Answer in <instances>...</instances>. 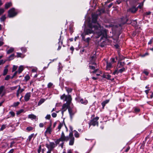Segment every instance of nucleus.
<instances>
[{"label":"nucleus","mask_w":153,"mask_h":153,"mask_svg":"<svg viewBox=\"0 0 153 153\" xmlns=\"http://www.w3.org/2000/svg\"><path fill=\"white\" fill-rule=\"evenodd\" d=\"M89 29H85L84 32L81 34V36L83 39L86 35L89 34L94 33L96 38H99L101 36H102L101 39L107 37L106 30L103 29L102 27L98 23H93L88 25Z\"/></svg>","instance_id":"f257e3e1"},{"label":"nucleus","mask_w":153,"mask_h":153,"mask_svg":"<svg viewBox=\"0 0 153 153\" xmlns=\"http://www.w3.org/2000/svg\"><path fill=\"white\" fill-rule=\"evenodd\" d=\"M60 99L61 100H64L65 101L67 102L66 103L63 105L62 108V110H63V111H65L69 106L72 100L71 96L70 95H66L64 94L60 96Z\"/></svg>","instance_id":"f03ea898"},{"label":"nucleus","mask_w":153,"mask_h":153,"mask_svg":"<svg viewBox=\"0 0 153 153\" xmlns=\"http://www.w3.org/2000/svg\"><path fill=\"white\" fill-rule=\"evenodd\" d=\"M104 12V10L103 9H101L99 10L96 13L93 14L92 16V22L93 23H97V19L98 16H100L101 14V13Z\"/></svg>","instance_id":"7ed1b4c3"},{"label":"nucleus","mask_w":153,"mask_h":153,"mask_svg":"<svg viewBox=\"0 0 153 153\" xmlns=\"http://www.w3.org/2000/svg\"><path fill=\"white\" fill-rule=\"evenodd\" d=\"M96 59L95 56L94 55L91 57L90 59V62L89 67L90 69H91L94 70L95 69V67L94 66L91 65H97V64L94 62L95 61Z\"/></svg>","instance_id":"20e7f679"},{"label":"nucleus","mask_w":153,"mask_h":153,"mask_svg":"<svg viewBox=\"0 0 153 153\" xmlns=\"http://www.w3.org/2000/svg\"><path fill=\"white\" fill-rule=\"evenodd\" d=\"M17 13L15 9L14 8H12L8 11V16L10 18H13L16 16Z\"/></svg>","instance_id":"39448f33"},{"label":"nucleus","mask_w":153,"mask_h":153,"mask_svg":"<svg viewBox=\"0 0 153 153\" xmlns=\"http://www.w3.org/2000/svg\"><path fill=\"white\" fill-rule=\"evenodd\" d=\"M99 119V117H97L91 120L89 123V126H90L91 125H92L94 126H95L96 125L98 126V120Z\"/></svg>","instance_id":"423d86ee"},{"label":"nucleus","mask_w":153,"mask_h":153,"mask_svg":"<svg viewBox=\"0 0 153 153\" xmlns=\"http://www.w3.org/2000/svg\"><path fill=\"white\" fill-rule=\"evenodd\" d=\"M68 137H69V139H70L69 145L71 146L73 145L74 143V138L73 137L72 131L70 133Z\"/></svg>","instance_id":"0eeeda50"},{"label":"nucleus","mask_w":153,"mask_h":153,"mask_svg":"<svg viewBox=\"0 0 153 153\" xmlns=\"http://www.w3.org/2000/svg\"><path fill=\"white\" fill-rule=\"evenodd\" d=\"M119 56L120 57V59L119 60L118 62V64L117 66V68H120L122 67H123L125 64V63L124 62H120L121 60L124 59V57L123 56H122V57L121 56Z\"/></svg>","instance_id":"6e6552de"},{"label":"nucleus","mask_w":153,"mask_h":153,"mask_svg":"<svg viewBox=\"0 0 153 153\" xmlns=\"http://www.w3.org/2000/svg\"><path fill=\"white\" fill-rule=\"evenodd\" d=\"M45 145L48 149L51 150H52L56 146V145L54 142H50L49 144H46Z\"/></svg>","instance_id":"1a4fd4ad"},{"label":"nucleus","mask_w":153,"mask_h":153,"mask_svg":"<svg viewBox=\"0 0 153 153\" xmlns=\"http://www.w3.org/2000/svg\"><path fill=\"white\" fill-rule=\"evenodd\" d=\"M68 111L71 119H72L73 117L76 112V111L74 110L71 108H68Z\"/></svg>","instance_id":"9d476101"},{"label":"nucleus","mask_w":153,"mask_h":153,"mask_svg":"<svg viewBox=\"0 0 153 153\" xmlns=\"http://www.w3.org/2000/svg\"><path fill=\"white\" fill-rule=\"evenodd\" d=\"M60 138V139H61L62 141H68L69 140L68 136L65 137L63 132H62L61 137Z\"/></svg>","instance_id":"9b49d317"},{"label":"nucleus","mask_w":153,"mask_h":153,"mask_svg":"<svg viewBox=\"0 0 153 153\" xmlns=\"http://www.w3.org/2000/svg\"><path fill=\"white\" fill-rule=\"evenodd\" d=\"M125 69L123 67L122 68L119 69V70H116L113 73V74L114 75L116 74H118L119 73H122L123 71H125Z\"/></svg>","instance_id":"f8f14e48"},{"label":"nucleus","mask_w":153,"mask_h":153,"mask_svg":"<svg viewBox=\"0 0 153 153\" xmlns=\"http://www.w3.org/2000/svg\"><path fill=\"white\" fill-rule=\"evenodd\" d=\"M31 96V93L30 92L27 93L25 96L24 99L25 101H27L30 99Z\"/></svg>","instance_id":"ddd939ff"},{"label":"nucleus","mask_w":153,"mask_h":153,"mask_svg":"<svg viewBox=\"0 0 153 153\" xmlns=\"http://www.w3.org/2000/svg\"><path fill=\"white\" fill-rule=\"evenodd\" d=\"M52 131V128H51V126H49L46 129V130L45 131V134H51Z\"/></svg>","instance_id":"4468645a"},{"label":"nucleus","mask_w":153,"mask_h":153,"mask_svg":"<svg viewBox=\"0 0 153 153\" xmlns=\"http://www.w3.org/2000/svg\"><path fill=\"white\" fill-rule=\"evenodd\" d=\"M137 10V8H136L134 7H133L129 9L128 10V11L132 13H135Z\"/></svg>","instance_id":"2eb2a0df"},{"label":"nucleus","mask_w":153,"mask_h":153,"mask_svg":"<svg viewBox=\"0 0 153 153\" xmlns=\"http://www.w3.org/2000/svg\"><path fill=\"white\" fill-rule=\"evenodd\" d=\"M121 19V23L119 25L120 26H121L122 25L124 24L127 22V19L126 18H122Z\"/></svg>","instance_id":"dca6fc26"},{"label":"nucleus","mask_w":153,"mask_h":153,"mask_svg":"<svg viewBox=\"0 0 153 153\" xmlns=\"http://www.w3.org/2000/svg\"><path fill=\"white\" fill-rule=\"evenodd\" d=\"M61 39V37L60 36V38L59 39V42L58 43V44L59 45L58 48L57 49V50H59L61 49V46L62 44V41H60Z\"/></svg>","instance_id":"f3484780"},{"label":"nucleus","mask_w":153,"mask_h":153,"mask_svg":"<svg viewBox=\"0 0 153 153\" xmlns=\"http://www.w3.org/2000/svg\"><path fill=\"white\" fill-rule=\"evenodd\" d=\"M80 102L83 104L84 105H86L88 102V101L87 100H86L85 99H81L80 100Z\"/></svg>","instance_id":"a211bd4d"},{"label":"nucleus","mask_w":153,"mask_h":153,"mask_svg":"<svg viewBox=\"0 0 153 153\" xmlns=\"http://www.w3.org/2000/svg\"><path fill=\"white\" fill-rule=\"evenodd\" d=\"M112 67V64L111 62H107V65L106 67V69L107 70H109Z\"/></svg>","instance_id":"6ab92c4d"},{"label":"nucleus","mask_w":153,"mask_h":153,"mask_svg":"<svg viewBox=\"0 0 153 153\" xmlns=\"http://www.w3.org/2000/svg\"><path fill=\"white\" fill-rule=\"evenodd\" d=\"M109 101V100H106L104 101H103L101 103V104L102 106V108H104L105 106V105L106 104L108 103Z\"/></svg>","instance_id":"aec40b11"},{"label":"nucleus","mask_w":153,"mask_h":153,"mask_svg":"<svg viewBox=\"0 0 153 153\" xmlns=\"http://www.w3.org/2000/svg\"><path fill=\"white\" fill-rule=\"evenodd\" d=\"M12 5V3L11 2L7 3L5 4V9H7Z\"/></svg>","instance_id":"412c9836"},{"label":"nucleus","mask_w":153,"mask_h":153,"mask_svg":"<svg viewBox=\"0 0 153 153\" xmlns=\"http://www.w3.org/2000/svg\"><path fill=\"white\" fill-rule=\"evenodd\" d=\"M8 67V65H6L4 68V69L3 73V75L4 76L7 73L8 71V70L7 69Z\"/></svg>","instance_id":"4be33fe9"},{"label":"nucleus","mask_w":153,"mask_h":153,"mask_svg":"<svg viewBox=\"0 0 153 153\" xmlns=\"http://www.w3.org/2000/svg\"><path fill=\"white\" fill-rule=\"evenodd\" d=\"M24 68L23 66L21 65L20 66L18 69V72L19 74L23 70Z\"/></svg>","instance_id":"5701e85b"},{"label":"nucleus","mask_w":153,"mask_h":153,"mask_svg":"<svg viewBox=\"0 0 153 153\" xmlns=\"http://www.w3.org/2000/svg\"><path fill=\"white\" fill-rule=\"evenodd\" d=\"M28 117L33 119H35L36 118V116L33 114L29 115H28Z\"/></svg>","instance_id":"b1692460"},{"label":"nucleus","mask_w":153,"mask_h":153,"mask_svg":"<svg viewBox=\"0 0 153 153\" xmlns=\"http://www.w3.org/2000/svg\"><path fill=\"white\" fill-rule=\"evenodd\" d=\"M14 50V49L13 48H11L8 51H7V54H10L11 53H12Z\"/></svg>","instance_id":"393cba45"},{"label":"nucleus","mask_w":153,"mask_h":153,"mask_svg":"<svg viewBox=\"0 0 153 153\" xmlns=\"http://www.w3.org/2000/svg\"><path fill=\"white\" fill-rule=\"evenodd\" d=\"M82 37V39L84 41L88 42L89 43L90 40V38L89 37L87 38L86 39H85V36H84V39H83Z\"/></svg>","instance_id":"a878e982"},{"label":"nucleus","mask_w":153,"mask_h":153,"mask_svg":"<svg viewBox=\"0 0 153 153\" xmlns=\"http://www.w3.org/2000/svg\"><path fill=\"white\" fill-rule=\"evenodd\" d=\"M4 88H5L4 86L3 85H2L0 87V95L2 92Z\"/></svg>","instance_id":"bb28decb"},{"label":"nucleus","mask_w":153,"mask_h":153,"mask_svg":"<svg viewBox=\"0 0 153 153\" xmlns=\"http://www.w3.org/2000/svg\"><path fill=\"white\" fill-rule=\"evenodd\" d=\"M34 135V134H31L28 137V138L27 139V140H28L29 141H30L32 137H33Z\"/></svg>","instance_id":"cd10ccee"},{"label":"nucleus","mask_w":153,"mask_h":153,"mask_svg":"<svg viewBox=\"0 0 153 153\" xmlns=\"http://www.w3.org/2000/svg\"><path fill=\"white\" fill-rule=\"evenodd\" d=\"M45 101V99H41L39 101V102H38V105H39L41 104L43 102H44Z\"/></svg>","instance_id":"c85d7f7f"},{"label":"nucleus","mask_w":153,"mask_h":153,"mask_svg":"<svg viewBox=\"0 0 153 153\" xmlns=\"http://www.w3.org/2000/svg\"><path fill=\"white\" fill-rule=\"evenodd\" d=\"M6 19V17L5 15H3L0 18V20L1 22L4 21Z\"/></svg>","instance_id":"c756f323"},{"label":"nucleus","mask_w":153,"mask_h":153,"mask_svg":"<svg viewBox=\"0 0 153 153\" xmlns=\"http://www.w3.org/2000/svg\"><path fill=\"white\" fill-rule=\"evenodd\" d=\"M24 111V110L23 109H21L19 110V111H17L16 113V114L18 115L19 114L23 112Z\"/></svg>","instance_id":"7c9ffc66"},{"label":"nucleus","mask_w":153,"mask_h":153,"mask_svg":"<svg viewBox=\"0 0 153 153\" xmlns=\"http://www.w3.org/2000/svg\"><path fill=\"white\" fill-rule=\"evenodd\" d=\"M60 141H62V142H63V141H62L61 140V139H60V138H59V139L57 140L55 142V143H56V146L57 145L59 144V142Z\"/></svg>","instance_id":"2f4dec72"},{"label":"nucleus","mask_w":153,"mask_h":153,"mask_svg":"<svg viewBox=\"0 0 153 153\" xmlns=\"http://www.w3.org/2000/svg\"><path fill=\"white\" fill-rule=\"evenodd\" d=\"M6 127V125H5L3 124L1 126L0 130L1 131H3L4 129Z\"/></svg>","instance_id":"473e14b6"},{"label":"nucleus","mask_w":153,"mask_h":153,"mask_svg":"<svg viewBox=\"0 0 153 153\" xmlns=\"http://www.w3.org/2000/svg\"><path fill=\"white\" fill-rule=\"evenodd\" d=\"M14 56V54H11L9 56V59L10 60L13 59Z\"/></svg>","instance_id":"72a5a7b5"},{"label":"nucleus","mask_w":153,"mask_h":153,"mask_svg":"<svg viewBox=\"0 0 153 153\" xmlns=\"http://www.w3.org/2000/svg\"><path fill=\"white\" fill-rule=\"evenodd\" d=\"M75 133L74 134V136L76 137H78L79 136V134L77 131H74Z\"/></svg>","instance_id":"f704fd0d"},{"label":"nucleus","mask_w":153,"mask_h":153,"mask_svg":"<svg viewBox=\"0 0 153 153\" xmlns=\"http://www.w3.org/2000/svg\"><path fill=\"white\" fill-rule=\"evenodd\" d=\"M9 113L11 115V116L12 117H14L15 115V113L13 111H10Z\"/></svg>","instance_id":"c9c22d12"},{"label":"nucleus","mask_w":153,"mask_h":153,"mask_svg":"<svg viewBox=\"0 0 153 153\" xmlns=\"http://www.w3.org/2000/svg\"><path fill=\"white\" fill-rule=\"evenodd\" d=\"M21 50L22 51V52L23 53H25L27 51V49L25 48H21Z\"/></svg>","instance_id":"e433bc0d"},{"label":"nucleus","mask_w":153,"mask_h":153,"mask_svg":"<svg viewBox=\"0 0 153 153\" xmlns=\"http://www.w3.org/2000/svg\"><path fill=\"white\" fill-rule=\"evenodd\" d=\"M18 90H19V93L20 94L21 93H22L24 90V89H20V86H19V89H18Z\"/></svg>","instance_id":"4c0bfd02"},{"label":"nucleus","mask_w":153,"mask_h":153,"mask_svg":"<svg viewBox=\"0 0 153 153\" xmlns=\"http://www.w3.org/2000/svg\"><path fill=\"white\" fill-rule=\"evenodd\" d=\"M51 117V116L50 114H47L45 117V118L47 120H49Z\"/></svg>","instance_id":"58836bf2"},{"label":"nucleus","mask_w":153,"mask_h":153,"mask_svg":"<svg viewBox=\"0 0 153 153\" xmlns=\"http://www.w3.org/2000/svg\"><path fill=\"white\" fill-rule=\"evenodd\" d=\"M33 128L31 126H29L27 128L26 130L28 131H30L33 130Z\"/></svg>","instance_id":"ea45409f"},{"label":"nucleus","mask_w":153,"mask_h":153,"mask_svg":"<svg viewBox=\"0 0 153 153\" xmlns=\"http://www.w3.org/2000/svg\"><path fill=\"white\" fill-rule=\"evenodd\" d=\"M62 124L60 123L59 124L58 127V128L59 129V130H60V129L61 128V127L62 126Z\"/></svg>","instance_id":"a19ab883"},{"label":"nucleus","mask_w":153,"mask_h":153,"mask_svg":"<svg viewBox=\"0 0 153 153\" xmlns=\"http://www.w3.org/2000/svg\"><path fill=\"white\" fill-rule=\"evenodd\" d=\"M25 78L26 81H27L30 79V77L28 75H27L25 76Z\"/></svg>","instance_id":"79ce46f5"},{"label":"nucleus","mask_w":153,"mask_h":153,"mask_svg":"<svg viewBox=\"0 0 153 153\" xmlns=\"http://www.w3.org/2000/svg\"><path fill=\"white\" fill-rule=\"evenodd\" d=\"M17 68V66L15 65H13L12 69V72L16 71Z\"/></svg>","instance_id":"37998d69"},{"label":"nucleus","mask_w":153,"mask_h":153,"mask_svg":"<svg viewBox=\"0 0 153 153\" xmlns=\"http://www.w3.org/2000/svg\"><path fill=\"white\" fill-rule=\"evenodd\" d=\"M111 77V76L110 75L108 74H106V77H105V78H106L108 79L111 80V79H110Z\"/></svg>","instance_id":"c03bdc74"},{"label":"nucleus","mask_w":153,"mask_h":153,"mask_svg":"<svg viewBox=\"0 0 153 153\" xmlns=\"http://www.w3.org/2000/svg\"><path fill=\"white\" fill-rule=\"evenodd\" d=\"M4 10L3 8H0V15L4 12Z\"/></svg>","instance_id":"a18cd8bd"},{"label":"nucleus","mask_w":153,"mask_h":153,"mask_svg":"<svg viewBox=\"0 0 153 153\" xmlns=\"http://www.w3.org/2000/svg\"><path fill=\"white\" fill-rule=\"evenodd\" d=\"M53 84L52 83L50 82L49 83L48 85V88H51V86L53 85Z\"/></svg>","instance_id":"49530a36"},{"label":"nucleus","mask_w":153,"mask_h":153,"mask_svg":"<svg viewBox=\"0 0 153 153\" xmlns=\"http://www.w3.org/2000/svg\"><path fill=\"white\" fill-rule=\"evenodd\" d=\"M51 115L54 118L56 117L57 116V114L55 113H53L51 114Z\"/></svg>","instance_id":"de8ad7c7"},{"label":"nucleus","mask_w":153,"mask_h":153,"mask_svg":"<svg viewBox=\"0 0 153 153\" xmlns=\"http://www.w3.org/2000/svg\"><path fill=\"white\" fill-rule=\"evenodd\" d=\"M10 77V76L9 75H7L5 77L4 79L6 80H8L9 79Z\"/></svg>","instance_id":"09e8293b"},{"label":"nucleus","mask_w":153,"mask_h":153,"mask_svg":"<svg viewBox=\"0 0 153 153\" xmlns=\"http://www.w3.org/2000/svg\"><path fill=\"white\" fill-rule=\"evenodd\" d=\"M5 61H4L3 59L0 60V65L4 63L5 62Z\"/></svg>","instance_id":"8fccbe9b"},{"label":"nucleus","mask_w":153,"mask_h":153,"mask_svg":"<svg viewBox=\"0 0 153 153\" xmlns=\"http://www.w3.org/2000/svg\"><path fill=\"white\" fill-rule=\"evenodd\" d=\"M41 145H40L39 146V149H38V153H40L41 151Z\"/></svg>","instance_id":"3c124183"},{"label":"nucleus","mask_w":153,"mask_h":153,"mask_svg":"<svg viewBox=\"0 0 153 153\" xmlns=\"http://www.w3.org/2000/svg\"><path fill=\"white\" fill-rule=\"evenodd\" d=\"M72 89L71 88H68L66 89V91L68 92V93L71 92L72 91Z\"/></svg>","instance_id":"603ef678"},{"label":"nucleus","mask_w":153,"mask_h":153,"mask_svg":"<svg viewBox=\"0 0 153 153\" xmlns=\"http://www.w3.org/2000/svg\"><path fill=\"white\" fill-rule=\"evenodd\" d=\"M17 57H22L21 55H22V54L21 53H17Z\"/></svg>","instance_id":"864d4df0"},{"label":"nucleus","mask_w":153,"mask_h":153,"mask_svg":"<svg viewBox=\"0 0 153 153\" xmlns=\"http://www.w3.org/2000/svg\"><path fill=\"white\" fill-rule=\"evenodd\" d=\"M143 2L142 3L140 4L138 6V7L140 8H141L143 6Z\"/></svg>","instance_id":"5fc2aeb1"},{"label":"nucleus","mask_w":153,"mask_h":153,"mask_svg":"<svg viewBox=\"0 0 153 153\" xmlns=\"http://www.w3.org/2000/svg\"><path fill=\"white\" fill-rule=\"evenodd\" d=\"M44 124L42 123H40L39 124V126L40 128L43 127L44 126Z\"/></svg>","instance_id":"6e6d98bb"},{"label":"nucleus","mask_w":153,"mask_h":153,"mask_svg":"<svg viewBox=\"0 0 153 153\" xmlns=\"http://www.w3.org/2000/svg\"><path fill=\"white\" fill-rule=\"evenodd\" d=\"M17 86H16L11 87L10 88V89L11 90H15L17 88Z\"/></svg>","instance_id":"4d7b16f0"},{"label":"nucleus","mask_w":153,"mask_h":153,"mask_svg":"<svg viewBox=\"0 0 153 153\" xmlns=\"http://www.w3.org/2000/svg\"><path fill=\"white\" fill-rule=\"evenodd\" d=\"M140 109L138 108H135L134 109V111L135 112H137L140 111Z\"/></svg>","instance_id":"13d9d810"},{"label":"nucleus","mask_w":153,"mask_h":153,"mask_svg":"<svg viewBox=\"0 0 153 153\" xmlns=\"http://www.w3.org/2000/svg\"><path fill=\"white\" fill-rule=\"evenodd\" d=\"M15 143V142L14 141H13L10 143V147L11 148L13 147V145Z\"/></svg>","instance_id":"bf43d9fd"},{"label":"nucleus","mask_w":153,"mask_h":153,"mask_svg":"<svg viewBox=\"0 0 153 153\" xmlns=\"http://www.w3.org/2000/svg\"><path fill=\"white\" fill-rule=\"evenodd\" d=\"M143 73L144 74H145L146 76L148 75L149 74V73L146 71H144L143 72Z\"/></svg>","instance_id":"052dcab7"},{"label":"nucleus","mask_w":153,"mask_h":153,"mask_svg":"<svg viewBox=\"0 0 153 153\" xmlns=\"http://www.w3.org/2000/svg\"><path fill=\"white\" fill-rule=\"evenodd\" d=\"M37 70V68H35L32 69V71L33 72H35L36 71V70Z\"/></svg>","instance_id":"680f3d73"},{"label":"nucleus","mask_w":153,"mask_h":153,"mask_svg":"<svg viewBox=\"0 0 153 153\" xmlns=\"http://www.w3.org/2000/svg\"><path fill=\"white\" fill-rule=\"evenodd\" d=\"M111 60L112 62L114 63L116 62V61H115V59L114 58H112L111 59Z\"/></svg>","instance_id":"e2e57ef3"},{"label":"nucleus","mask_w":153,"mask_h":153,"mask_svg":"<svg viewBox=\"0 0 153 153\" xmlns=\"http://www.w3.org/2000/svg\"><path fill=\"white\" fill-rule=\"evenodd\" d=\"M151 13L150 12H146L144 13V14L146 15H149Z\"/></svg>","instance_id":"0e129e2a"},{"label":"nucleus","mask_w":153,"mask_h":153,"mask_svg":"<svg viewBox=\"0 0 153 153\" xmlns=\"http://www.w3.org/2000/svg\"><path fill=\"white\" fill-rule=\"evenodd\" d=\"M20 93H19V90H17V93H16V96L17 97H18L19 96V94Z\"/></svg>","instance_id":"69168bd1"},{"label":"nucleus","mask_w":153,"mask_h":153,"mask_svg":"<svg viewBox=\"0 0 153 153\" xmlns=\"http://www.w3.org/2000/svg\"><path fill=\"white\" fill-rule=\"evenodd\" d=\"M14 150L13 149H12L10 150L8 152L9 153H13V152Z\"/></svg>","instance_id":"338daca9"},{"label":"nucleus","mask_w":153,"mask_h":153,"mask_svg":"<svg viewBox=\"0 0 153 153\" xmlns=\"http://www.w3.org/2000/svg\"><path fill=\"white\" fill-rule=\"evenodd\" d=\"M74 48L73 46H71L70 48V50H71L72 52L74 50Z\"/></svg>","instance_id":"774afa93"}]
</instances>
